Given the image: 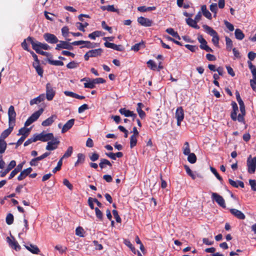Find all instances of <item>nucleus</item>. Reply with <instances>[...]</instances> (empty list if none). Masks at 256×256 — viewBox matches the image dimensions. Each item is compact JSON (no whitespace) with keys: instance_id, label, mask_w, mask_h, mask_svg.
I'll use <instances>...</instances> for the list:
<instances>
[{"instance_id":"1","label":"nucleus","mask_w":256,"mask_h":256,"mask_svg":"<svg viewBox=\"0 0 256 256\" xmlns=\"http://www.w3.org/2000/svg\"><path fill=\"white\" fill-rule=\"evenodd\" d=\"M232 110L230 113V118L234 121L238 120L239 122L245 124L244 116L246 115V110L244 104L240 105V113L237 116V112L238 110V106L235 102H232L231 104Z\"/></svg>"},{"instance_id":"2","label":"nucleus","mask_w":256,"mask_h":256,"mask_svg":"<svg viewBox=\"0 0 256 256\" xmlns=\"http://www.w3.org/2000/svg\"><path fill=\"white\" fill-rule=\"evenodd\" d=\"M202 27L208 34L212 36V41L214 44L216 46H218L220 38L217 32L208 25H203Z\"/></svg>"},{"instance_id":"3","label":"nucleus","mask_w":256,"mask_h":256,"mask_svg":"<svg viewBox=\"0 0 256 256\" xmlns=\"http://www.w3.org/2000/svg\"><path fill=\"white\" fill-rule=\"evenodd\" d=\"M248 171L250 174H254L256 170V157L251 158V156L247 160Z\"/></svg>"},{"instance_id":"4","label":"nucleus","mask_w":256,"mask_h":256,"mask_svg":"<svg viewBox=\"0 0 256 256\" xmlns=\"http://www.w3.org/2000/svg\"><path fill=\"white\" fill-rule=\"evenodd\" d=\"M212 200L215 201L220 206L223 208L226 207L224 200L222 196H220L217 193L212 192Z\"/></svg>"},{"instance_id":"5","label":"nucleus","mask_w":256,"mask_h":256,"mask_svg":"<svg viewBox=\"0 0 256 256\" xmlns=\"http://www.w3.org/2000/svg\"><path fill=\"white\" fill-rule=\"evenodd\" d=\"M8 116L9 126L12 125V124H14L16 121V112L13 106H10L8 108Z\"/></svg>"},{"instance_id":"6","label":"nucleus","mask_w":256,"mask_h":256,"mask_svg":"<svg viewBox=\"0 0 256 256\" xmlns=\"http://www.w3.org/2000/svg\"><path fill=\"white\" fill-rule=\"evenodd\" d=\"M56 94L52 84L48 83L46 85V98L48 100H52Z\"/></svg>"},{"instance_id":"7","label":"nucleus","mask_w":256,"mask_h":256,"mask_svg":"<svg viewBox=\"0 0 256 256\" xmlns=\"http://www.w3.org/2000/svg\"><path fill=\"white\" fill-rule=\"evenodd\" d=\"M27 40L32 44V49L34 50L36 52L40 50L42 42L35 40L34 38L30 36L27 38Z\"/></svg>"},{"instance_id":"8","label":"nucleus","mask_w":256,"mask_h":256,"mask_svg":"<svg viewBox=\"0 0 256 256\" xmlns=\"http://www.w3.org/2000/svg\"><path fill=\"white\" fill-rule=\"evenodd\" d=\"M176 118L177 120V125L180 126L181 122L184 118V112L182 106H180L176 109Z\"/></svg>"},{"instance_id":"9","label":"nucleus","mask_w":256,"mask_h":256,"mask_svg":"<svg viewBox=\"0 0 256 256\" xmlns=\"http://www.w3.org/2000/svg\"><path fill=\"white\" fill-rule=\"evenodd\" d=\"M44 40L50 44H56L58 42L57 37L54 34L50 33H45L44 36Z\"/></svg>"},{"instance_id":"10","label":"nucleus","mask_w":256,"mask_h":256,"mask_svg":"<svg viewBox=\"0 0 256 256\" xmlns=\"http://www.w3.org/2000/svg\"><path fill=\"white\" fill-rule=\"evenodd\" d=\"M12 240H11L10 237L6 238V242L8 243L9 246L12 248L14 249L16 251L20 250V246L19 245L18 242L15 240L14 237Z\"/></svg>"},{"instance_id":"11","label":"nucleus","mask_w":256,"mask_h":256,"mask_svg":"<svg viewBox=\"0 0 256 256\" xmlns=\"http://www.w3.org/2000/svg\"><path fill=\"white\" fill-rule=\"evenodd\" d=\"M248 63L253 76V79L250 80V84L256 85V67L252 64L250 61H248Z\"/></svg>"},{"instance_id":"12","label":"nucleus","mask_w":256,"mask_h":256,"mask_svg":"<svg viewBox=\"0 0 256 256\" xmlns=\"http://www.w3.org/2000/svg\"><path fill=\"white\" fill-rule=\"evenodd\" d=\"M60 144V141L57 138H54L52 141L48 142L46 146V150H52L58 148V145Z\"/></svg>"},{"instance_id":"13","label":"nucleus","mask_w":256,"mask_h":256,"mask_svg":"<svg viewBox=\"0 0 256 256\" xmlns=\"http://www.w3.org/2000/svg\"><path fill=\"white\" fill-rule=\"evenodd\" d=\"M138 22L142 26H150L152 25V22L148 18L140 16L138 18Z\"/></svg>"},{"instance_id":"14","label":"nucleus","mask_w":256,"mask_h":256,"mask_svg":"<svg viewBox=\"0 0 256 256\" xmlns=\"http://www.w3.org/2000/svg\"><path fill=\"white\" fill-rule=\"evenodd\" d=\"M32 170V169L30 167L24 169V170L20 172V174L18 176V180L19 181L23 180L30 174Z\"/></svg>"},{"instance_id":"15","label":"nucleus","mask_w":256,"mask_h":256,"mask_svg":"<svg viewBox=\"0 0 256 256\" xmlns=\"http://www.w3.org/2000/svg\"><path fill=\"white\" fill-rule=\"evenodd\" d=\"M230 211L232 215H234L238 219L244 220L246 218V216L244 214L237 209L232 208Z\"/></svg>"},{"instance_id":"16","label":"nucleus","mask_w":256,"mask_h":256,"mask_svg":"<svg viewBox=\"0 0 256 256\" xmlns=\"http://www.w3.org/2000/svg\"><path fill=\"white\" fill-rule=\"evenodd\" d=\"M16 166V162L12 160L10 161L6 169L4 172H0V176L4 177L10 170L14 168Z\"/></svg>"},{"instance_id":"17","label":"nucleus","mask_w":256,"mask_h":256,"mask_svg":"<svg viewBox=\"0 0 256 256\" xmlns=\"http://www.w3.org/2000/svg\"><path fill=\"white\" fill-rule=\"evenodd\" d=\"M14 128V124L9 126V128L4 131L2 132L0 136V140H4V139L6 138L12 132Z\"/></svg>"},{"instance_id":"18","label":"nucleus","mask_w":256,"mask_h":256,"mask_svg":"<svg viewBox=\"0 0 256 256\" xmlns=\"http://www.w3.org/2000/svg\"><path fill=\"white\" fill-rule=\"evenodd\" d=\"M74 119L68 120L63 126L62 129V133L64 134L74 124Z\"/></svg>"},{"instance_id":"19","label":"nucleus","mask_w":256,"mask_h":256,"mask_svg":"<svg viewBox=\"0 0 256 256\" xmlns=\"http://www.w3.org/2000/svg\"><path fill=\"white\" fill-rule=\"evenodd\" d=\"M57 116L56 115H52L51 116L48 118L47 119L43 121L42 123V125L44 126H50L56 118Z\"/></svg>"},{"instance_id":"20","label":"nucleus","mask_w":256,"mask_h":256,"mask_svg":"<svg viewBox=\"0 0 256 256\" xmlns=\"http://www.w3.org/2000/svg\"><path fill=\"white\" fill-rule=\"evenodd\" d=\"M45 99L44 94H40L38 97L33 98L30 100V104L31 106H32L34 104H38L44 101Z\"/></svg>"},{"instance_id":"21","label":"nucleus","mask_w":256,"mask_h":256,"mask_svg":"<svg viewBox=\"0 0 256 256\" xmlns=\"http://www.w3.org/2000/svg\"><path fill=\"white\" fill-rule=\"evenodd\" d=\"M228 182L232 186L236 188H238V186H240L242 188H244V183L242 181L237 180L236 182L230 178H229Z\"/></svg>"},{"instance_id":"22","label":"nucleus","mask_w":256,"mask_h":256,"mask_svg":"<svg viewBox=\"0 0 256 256\" xmlns=\"http://www.w3.org/2000/svg\"><path fill=\"white\" fill-rule=\"evenodd\" d=\"M88 52L91 58L97 57L98 56H101L103 52V50L101 48H99L97 49L92 50Z\"/></svg>"},{"instance_id":"23","label":"nucleus","mask_w":256,"mask_h":256,"mask_svg":"<svg viewBox=\"0 0 256 256\" xmlns=\"http://www.w3.org/2000/svg\"><path fill=\"white\" fill-rule=\"evenodd\" d=\"M32 66L36 69V70L37 74H38V75L40 76V77H42L44 70H43L42 68L40 66V62H33Z\"/></svg>"},{"instance_id":"24","label":"nucleus","mask_w":256,"mask_h":256,"mask_svg":"<svg viewBox=\"0 0 256 256\" xmlns=\"http://www.w3.org/2000/svg\"><path fill=\"white\" fill-rule=\"evenodd\" d=\"M145 47V42L143 40H142L139 43L136 44L134 46H132L130 50L134 52H138L140 48H144Z\"/></svg>"},{"instance_id":"25","label":"nucleus","mask_w":256,"mask_h":256,"mask_svg":"<svg viewBox=\"0 0 256 256\" xmlns=\"http://www.w3.org/2000/svg\"><path fill=\"white\" fill-rule=\"evenodd\" d=\"M41 133L42 142H48L50 140H52L54 139V136L52 133H48L46 134H44V132Z\"/></svg>"},{"instance_id":"26","label":"nucleus","mask_w":256,"mask_h":256,"mask_svg":"<svg viewBox=\"0 0 256 256\" xmlns=\"http://www.w3.org/2000/svg\"><path fill=\"white\" fill-rule=\"evenodd\" d=\"M186 20L187 24H188L190 27L196 29L200 28V26L197 24V22L194 20H192L190 18H188L186 19Z\"/></svg>"},{"instance_id":"27","label":"nucleus","mask_w":256,"mask_h":256,"mask_svg":"<svg viewBox=\"0 0 256 256\" xmlns=\"http://www.w3.org/2000/svg\"><path fill=\"white\" fill-rule=\"evenodd\" d=\"M44 112V109L42 108H40L38 111L34 112L32 114L30 117L33 120V122L36 121L40 116Z\"/></svg>"},{"instance_id":"28","label":"nucleus","mask_w":256,"mask_h":256,"mask_svg":"<svg viewBox=\"0 0 256 256\" xmlns=\"http://www.w3.org/2000/svg\"><path fill=\"white\" fill-rule=\"evenodd\" d=\"M201 10L202 12L203 15L209 20L212 19V14L210 12L207 10L206 5H202L201 6Z\"/></svg>"},{"instance_id":"29","label":"nucleus","mask_w":256,"mask_h":256,"mask_svg":"<svg viewBox=\"0 0 256 256\" xmlns=\"http://www.w3.org/2000/svg\"><path fill=\"white\" fill-rule=\"evenodd\" d=\"M108 166L110 167L112 166V164L106 158H101L100 162L99 163V166L101 169H103L106 167V166Z\"/></svg>"},{"instance_id":"30","label":"nucleus","mask_w":256,"mask_h":256,"mask_svg":"<svg viewBox=\"0 0 256 256\" xmlns=\"http://www.w3.org/2000/svg\"><path fill=\"white\" fill-rule=\"evenodd\" d=\"M26 248L34 254H38L40 252V250L36 246L30 244V246H26Z\"/></svg>"},{"instance_id":"31","label":"nucleus","mask_w":256,"mask_h":256,"mask_svg":"<svg viewBox=\"0 0 256 256\" xmlns=\"http://www.w3.org/2000/svg\"><path fill=\"white\" fill-rule=\"evenodd\" d=\"M78 160L74 164V166H77L80 164H83L84 162L86 156L84 154L79 153L77 155Z\"/></svg>"},{"instance_id":"32","label":"nucleus","mask_w":256,"mask_h":256,"mask_svg":"<svg viewBox=\"0 0 256 256\" xmlns=\"http://www.w3.org/2000/svg\"><path fill=\"white\" fill-rule=\"evenodd\" d=\"M236 38L238 40H242L244 38V34L240 28H236L234 32Z\"/></svg>"},{"instance_id":"33","label":"nucleus","mask_w":256,"mask_h":256,"mask_svg":"<svg viewBox=\"0 0 256 256\" xmlns=\"http://www.w3.org/2000/svg\"><path fill=\"white\" fill-rule=\"evenodd\" d=\"M100 8L104 11L106 10L108 12H118V10L115 8L114 5L102 6Z\"/></svg>"},{"instance_id":"34","label":"nucleus","mask_w":256,"mask_h":256,"mask_svg":"<svg viewBox=\"0 0 256 256\" xmlns=\"http://www.w3.org/2000/svg\"><path fill=\"white\" fill-rule=\"evenodd\" d=\"M59 44H57L56 50H60V49H66L67 42L66 41L58 40Z\"/></svg>"},{"instance_id":"35","label":"nucleus","mask_w":256,"mask_h":256,"mask_svg":"<svg viewBox=\"0 0 256 256\" xmlns=\"http://www.w3.org/2000/svg\"><path fill=\"white\" fill-rule=\"evenodd\" d=\"M132 111L126 110V108H121L119 110L120 113L126 117H130L131 116Z\"/></svg>"},{"instance_id":"36","label":"nucleus","mask_w":256,"mask_h":256,"mask_svg":"<svg viewBox=\"0 0 256 256\" xmlns=\"http://www.w3.org/2000/svg\"><path fill=\"white\" fill-rule=\"evenodd\" d=\"M182 150L183 154L186 156H187L190 153V148L189 143L188 142H184Z\"/></svg>"},{"instance_id":"37","label":"nucleus","mask_w":256,"mask_h":256,"mask_svg":"<svg viewBox=\"0 0 256 256\" xmlns=\"http://www.w3.org/2000/svg\"><path fill=\"white\" fill-rule=\"evenodd\" d=\"M226 47L228 51H230L232 49L233 44L231 39L228 36H226Z\"/></svg>"},{"instance_id":"38","label":"nucleus","mask_w":256,"mask_h":256,"mask_svg":"<svg viewBox=\"0 0 256 256\" xmlns=\"http://www.w3.org/2000/svg\"><path fill=\"white\" fill-rule=\"evenodd\" d=\"M76 26L80 30L84 32L85 31L84 28H86L88 26V23L86 22L82 24L78 22L76 23Z\"/></svg>"},{"instance_id":"39","label":"nucleus","mask_w":256,"mask_h":256,"mask_svg":"<svg viewBox=\"0 0 256 256\" xmlns=\"http://www.w3.org/2000/svg\"><path fill=\"white\" fill-rule=\"evenodd\" d=\"M188 160L190 164H194L196 161V156L194 153H190L188 155Z\"/></svg>"},{"instance_id":"40","label":"nucleus","mask_w":256,"mask_h":256,"mask_svg":"<svg viewBox=\"0 0 256 256\" xmlns=\"http://www.w3.org/2000/svg\"><path fill=\"white\" fill-rule=\"evenodd\" d=\"M29 130L25 127L22 128L19 130L18 135H22V136H26V138L28 136Z\"/></svg>"},{"instance_id":"41","label":"nucleus","mask_w":256,"mask_h":256,"mask_svg":"<svg viewBox=\"0 0 256 256\" xmlns=\"http://www.w3.org/2000/svg\"><path fill=\"white\" fill-rule=\"evenodd\" d=\"M73 152V148L72 146H70L67 149L66 152L63 155V156L60 158H62V160L64 158H68L71 156Z\"/></svg>"},{"instance_id":"42","label":"nucleus","mask_w":256,"mask_h":256,"mask_svg":"<svg viewBox=\"0 0 256 256\" xmlns=\"http://www.w3.org/2000/svg\"><path fill=\"white\" fill-rule=\"evenodd\" d=\"M6 146L7 144L6 142L0 140V154H2L5 152Z\"/></svg>"},{"instance_id":"43","label":"nucleus","mask_w":256,"mask_h":256,"mask_svg":"<svg viewBox=\"0 0 256 256\" xmlns=\"http://www.w3.org/2000/svg\"><path fill=\"white\" fill-rule=\"evenodd\" d=\"M48 60L50 64L54 66H62L64 64V62L61 60H54L50 58H48Z\"/></svg>"},{"instance_id":"44","label":"nucleus","mask_w":256,"mask_h":256,"mask_svg":"<svg viewBox=\"0 0 256 256\" xmlns=\"http://www.w3.org/2000/svg\"><path fill=\"white\" fill-rule=\"evenodd\" d=\"M94 210H95L96 216V218L100 221H102V220H103V214L102 212V211L98 208H94Z\"/></svg>"},{"instance_id":"45","label":"nucleus","mask_w":256,"mask_h":256,"mask_svg":"<svg viewBox=\"0 0 256 256\" xmlns=\"http://www.w3.org/2000/svg\"><path fill=\"white\" fill-rule=\"evenodd\" d=\"M137 144V136H131L130 138V147L131 148H133Z\"/></svg>"},{"instance_id":"46","label":"nucleus","mask_w":256,"mask_h":256,"mask_svg":"<svg viewBox=\"0 0 256 256\" xmlns=\"http://www.w3.org/2000/svg\"><path fill=\"white\" fill-rule=\"evenodd\" d=\"M84 44H85L84 46H80L81 48H94L96 46V43H92L90 41H85V40H84Z\"/></svg>"},{"instance_id":"47","label":"nucleus","mask_w":256,"mask_h":256,"mask_svg":"<svg viewBox=\"0 0 256 256\" xmlns=\"http://www.w3.org/2000/svg\"><path fill=\"white\" fill-rule=\"evenodd\" d=\"M184 168H185V170L187 173V174L190 176L193 180H194L196 178V176L193 174L192 170L190 169L189 166L187 165H184Z\"/></svg>"},{"instance_id":"48","label":"nucleus","mask_w":256,"mask_h":256,"mask_svg":"<svg viewBox=\"0 0 256 256\" xmlns=\"http://www.w3.org/2000/svg\"><path fill=\"white\" fill-rule=\"evenodd\" d=\"M211 172L216 176V178L221 182L223 181V179L221 176H220L216 169L213 167L210 168Z\"/></svg>"},{"instance_id":"49","label":"nucleus","mask_w":256,"mask_h":256,"mask_svg":"<svg viewBox=\"0 0 256 256\" xmlns=\"http://www.w3.org/2000/svg\"><path fill=\"white\" fill-rule=\"evenodd\" d=\"M13 222L14 216L12 214L9 213L6 217V222L8 225H10L13 223Z\"/></svg>"},{"instance_id":"50","label":"nucleus","mask_w":256,"mask_h":256,"mask_svg":"<svg viewBox=\"0 0 256 256\" xmlns=\"http://www.w3.org/2000/svg\"><path fill=\"white\" fill-rule=\"evenodd\" d=\"M84 230L82 227L78 226L76 230V234L80 237H84Z\"/></svg>"},{"instance_id":"51","label":"nucleus","mask_w":256,"mask_h":256,"mask_svg":"<svg viewBox=\"0 0 256 256\" xmlns=\"http://www.w3.org/2000/svg\"><path fill=\"white\" fill-rule=\"evenodd\" d=\"M112 212L116 219V222L118 223H120L122 222V219L120 216L118 215V212L116 210H112Z\"/></svg>"},{"instance_id":"52","label":"nucleus","mask_w":256,"mask_h":256,"mask_svg":"<svg viewBox=\"0 0 256 256\" xmlns=\"http://www.w3.org/2000/svg\"><path fill=\"white\" fill-rule=\"evenodd\" d=\"M62 164V158H60V160H58V162L56 166L52 170V172L54 173H56L57 171L60 170L61 169Z\"/></svg>"},{"instance_id":"53","label":"nucleus","mask_w":256,"mask_h":256,"mask_svg":"<svg viewBox=\"0 0 256 256\" xmlns=\"http://www.w3.org/2000/svg\"><path fill=\"white\" fill-rule=\"evenodd\" d=\"M84 87L85 88H95V84L92 80L88 81V82L84 83Z\"/></svg>"},{"instance_id":"54","label":"nucleus","mask_w":256,"mask_h":256,"mask_svg":"<svg viewBox=\"0 0 256 256\" xmlns=\"http://www.w3.org/2000/svg\"><path fill=\"white\" fill-rule=\"evenodd\" d=\"M148 67H149L152 70H156V65L152 60H149L147 62Z\"/></svg>"},{"instance_id":"55","label":"nucleus","mask_w":256,"mask_h":256,"mask_svg":"<svg viewBox=\"0 0 256 256\" xmlns=\"http://www.w3.org/2000/svg\"><path fill=\"white\" fill-rule=\"evenodd\" d=\"M185 47L192 52H195L198 50V47L196 46L190 45L186 44L185 45Z\"/></svg>"},{"instance_id":"56","label":"nucleus","mask_w":256,"mask_h":256,"mask_svg":"<svg viewBox=\"0 0 256 256\" xmlns=\"http://www.w3.org/2000/svg\"><path fill=\"white\" fill-rule=\"evenodd\" d=\"M102 26L104 29L108 30L110 34H112V28L107 26L105 21H102Z\"/></svg>"},{"instance_id":"57","label":"nucleus","mask_w":256,"mask_h":256,"mask_svg":"<svg viewBox=\"0 0 256 256\" xmlns=\"http://www.w3.org/2000/svg\"><path fill=\"white\" fill-rule=\"evenodd\" d=\"M89 109L88 106L87 104H84L80 106L78 108V112L80 114L83 112L84 110Z\"/></svg>"},{"instance_id":"58","label":"nucleus","mask_w":256,"mask_h":256,"mask_svg":"<svg viewBox=\"0 0 256 256\" xmlns=\"http://www.w3.org/2000/svg\"><path fill=\"white\" fill-rule=\"evenodd\" d=\"M78 66V64L75 62L74 61H72L70 62L68 64H67L66 67L68 68H76Z\"/></svg>"},{"instance_id":"59","label":"nucleus","mask_w":256,"mask_h":256,"mask_svg":"<svg viewBox=\"0 0 256 256\" xmlns=\"http://www.w3.org/2000/svg\"><path fill=\"white\" fill-rule=\"evenodd\" d=\"M94 84H104L106 82V80L102 78H98L94 79L92 80Z\"/></svg>"},{"instance_id":"60","label":"nucleus","mask_w":256,"mask_h":256,"mask_svg":"<svg viewBox=\"0 0 256 256\" xmlns=\"http://www.w3.org/2000/svg\"><path fill=\"white\" fill-rule=\"evenodd\" d=\"M100 156L96 152H94L90 156V158L92 162H95L99 158Z\"/></svg>"},{"instance_id":"61","label":"nucleus","mask_w":256,"mask_h":256,"mask_svg":"<svg viewBox=\"0 0 256 256\" xmlns=\"http://www.w3.org/2000/svg\"><path fill=\"white\" fill-rule=\"evenodd\" d=\"M63 184L66 186L69 190L73 189L72 185L70 182L68 180L65 178L63 180Z\"/></svg>"},{"instance_id":"62","label":"nucleus","mask_w":256,"mask_h":256,"mask_svg":"<svg viewBox=\"0 0 256 256\" xmlns=\"http://www.w3.org/2000/svg\"><path fill=\"white\" fill-rule=\"evenodd\" d=\"M198 41L200 43V46H204L205 44H207V42L203 38L202 35H200L198 37Z\"/></svg>"},{"instance_id":"63","label":"nucleus","mask_w":256,"mask_h":256,"mask_svg":"<svg viewBox=\"0 0 256 256\" xmlns=\"http://www.w3.org/2000/svg\"><path fill=\"white\" fill-rule=\"evenodd\" d=\"M249 184L251 186L252 190L256 192V180H250Z\"/></svg>"},{"instance_id":"64","label":"nucleus","mask_w":256,"mask_h":256,"mask_svg":"<svg viewBox=\"0 0 256 256\" xmlns=\"http://www.w3.org/2000/svg\"><path fill=\"white\" fill-rule=\"evenodd\" d=\"M68 32H69V29L68 26H64L62 28V36L64 37L68 36Z\"/></svg>"}]
</instances>
